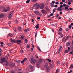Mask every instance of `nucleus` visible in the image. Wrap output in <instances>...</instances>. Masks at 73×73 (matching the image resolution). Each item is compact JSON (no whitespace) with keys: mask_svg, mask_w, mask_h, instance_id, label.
<instances>
[{"mask_svg":"<svg viewBox=\"0 0 73 73\" xmlns=\"http://www.w3.org/2000/svg\"><path fill=\"white\" fill-rule=\"evenodd\" d=\"M36 62V60L33 58L31 59V62L33 64H35Z\"/></svg>","mask_w":73,"mask_h":73,"instance_id":"1","label":"nucleus"},{"mask_svg":"<svg viewBox=\"0 0 73 73\" xmlns=\"http://www.w3.org/2000/svg\"><path fill=\"white\" fill-rule=\"evenodd\" d=\"M5 61V58H3L1 59V62L0 63L2 64L3 62H4Z\"/></svg>","mask_w":73,"mask_h":73,"instance_id":"2","label":"nucleus"},{"mask_svg":"<svg viewBox=\"0 0 73 73\" xmlns=\"http://www.w3.org/2000/svg\"><path fill=\"white\" fill-rule=\"evenodd\" d=\"M45 5L44 4H42L40 5V8L41 9H44Z\"/></svg>","mask_w":73,"mask_h":73,"instance_id":"3","label":"nucleus"},{"mask_svg":"<svg viewBox=\"0 0 73 73\" xmlns=\"http://www.w3.org/2000/svg\"><path fill=\"white\" fill-rule=\"evenodd\" d=\"M10 10V8L9 7H8L7 9H4V11L5 12H7L8 11H9Z\"/></svg>","mask_w":73,"mask_h":73,"instance_id":"4","label":"nucleus"},{"mask_svg":"<svg viewBox=\"0 0 73 73\" xmlns=\"http://www.w3.org/2000/svg\"><path fill=\"white\" fill-rule=\"evenodd\" d=\"M42 13L43 14H47V12L46 11H44V9H43L42 10Z\"/></svg>","mask_w":73,"mask_h":73,"instance_id":"5","label":"nucleus"},{"mask_svg":"<svg viewBox=\"0 0 73 73\" xmlns=\"http://www.w3.org/2000/svg\"><path fill=\"white\" fill-rule=\"evenodd\" d=\"M34 13L36 15H38L39 14V12L37 11H34Z\"/></svg>","mask_w":73,"mask_h":73,"instance_id":"6","label":"nucleus"},{"mask_svg":"<svg viewBox=\"0 0 73 73\" xmlns=\"http://www.w3.org/2000/svg\"><path fill=\"white\" fill-rule=\"evenodd\" d=\"M57 10L58 11H59L60 12L62 11V9L60 8V7H58L57 9Z\"/></svg>","mask_w":73,"mask_h":73,"instance_id":"7","label":"nucleus"},{"mask_svg":"<svg viewBox=\"0 0 73 73\" xmlns=\"http://www.w3.org/2000/svg\"><path fill=\"white\" fill-rule=\"evenodd\" d=\"M16 42L17 44H20L22 42V41L20 40H18L16 41Z\"/></svg>","mask_w":73,"mask_h":73,"instance_id":"8","label":"nucleus"},{"mask_svg":"<svg viewBox=\"0 0 73 73\" xmlns=\"http://www.w3.org/2000/svg\"><path fill=\"white\" fill-rule=\"evenodd\" d=\"M5 66H8L9 64V63L8 62H7V60H6L5 61Z\"/></svg>","mask_w":73,"mask_h":73,"instance_id":"9","label":"nucleus"},{"mask_svg":"<svg viewBox=\"0 0 73 73\" xmlns=\"http://www.w3.org/2000/svg\"><path fill=\"white\" fill-rule=\"evenodd\" d=\"M42 61H43L41 59H39V60L38 63H42Z\"/></svg>","mask_w":73,"mask_h":73,"instance_id":"10","label":"nucleus"},{"mask_svg":"<svg viewBox=\"0 0 73 73\" xmlns=\"http://www.w3.org/2000/svg\"><path fill=\"white\" fill-rule=\"evenodd\" d=\"M46 70L47 71V72H48L49 70V68L48 66H47L46 68Z\"/></svg>","mask_w":73,"mask_h":73,"instance_id":"11","label":"nucleus"},{"mask_svg":"<svg viewBox=\"0 0 73 73\" xmlns=\"http://www.w3.org/2000/svg\"><path fill=\"white\" fill-rule=\"evenodd\" d=\"M39 24H38L36 26L35 28L36 29H38L39 28Z\"/></svg>","mask_w":73,"mask_h":73,"instance_id":"12","label":"nucleus"},{"mask_svg":"<svg viewBox=\"0 0 73 73\" xmlns=\"http://www.w3.org/2000/svg\"><path fill=\"white\" fill-rule=\"evenodd\" d=\"M4 16V15H3V14H0V18H1Z\"/></svg>","mask_w":73,"mask_h":73,"instance_id":"13","label":"nucleus"},{"mask_svg":"<svg viewBox=\"0 0 73 73\" xmlns=\"http://www.w3.org/2000/svg\"><path fill=\"white\" fill-rule=\"evenodd\" d=\"M18 30L19 31H22V29H21V27L20 26H19L18 28Z\"/></svg>","mask_w":73,"mask_h":73,"instance_id":"14","label":"nucleus"},{"mask_svg":"<svg viewBox=\"0 0 73 73\" xmlns=\"http://www.w3.org/2000/svg\"><path fill=\"white\" fill-rule=\"evenodd\" d=\"M36 66L37 68H39L40 67L39 64L38 63H37L36 64Z\"/></svg>","mask_w":73,"mask_h":73,"instance_id":"15","label":"nucleus"},{"mask_svg":"<svg viewBox=\"0 0 73 73\" xmlns=\"http://www.w3.org/2000/svg\"><path fill=\"white\" fill-rule=\"evenodd\" d=\"M12 16V15L11 14H9V18L10 19L11 18Z\"/></svg>","mask_w":73,"mask_h":73,"instance_id":"16","label":"nucleus"},{"mask_svg":"<svg viewBox=\"0 0 73 73\" xmlns=\"http://www.w3.org/2000/svg\"><path fill=\"white\" fill-rule=\"evenodd\" d=\"M50 5L52 7H54V5L52 3H50Z\"/></svg>","mask_w":73,"mask_h":73,"instance_id":"17","label":"nucleus"},{"mask_svg":"<svg viewBox=\"0 0 73 73\" xmlns=\"http://www.w3.org/2000/svg\"><path fill=\"white\" fill-rule=\"evenodd\" d=\"M61 49L59 48V49L58 50V54H60V52H61Z\"/></svg>","mask_w":73,"mask_h":73,"instance_id":"18","label":"nucleus"},{"mask_svg":"<svg viewBox=\"0 0 73 73\" xmlns=\"http://www.w3.org/2000/svg\"><path fill=\"white\" fill-rule=\"evenodd\" d=\"M47 61H49L50 62L52 60L51 59H46Z\"/></svg>","mask_w":73,"mask_h":73,"instance_id":"19","label":"nucleus"},{"mask_svg":"<svg viewBox=\"0 0 73 73\" xmlns=\"http://www.w3.org/2000/svg\"><path fill=\"white\" fill-rule=\"evenodd\" d=\"M70 69H72V68H73V65H71L70 66V67L69 68Z\"/></svg>","mask_w":73,"mask_h":73,"instance_id":"20","label":"nucleus"},{"mask_svg":"<svg viewBox=\"0 0 73 73\" xmlns=\"http://www.w3.org/2000/svg\"><path fill=\"white\" fill-rule=\"evenodd\" d=\"M30 69L31 70H32L33 69V66L31 65H30Z\"/></svg>","mask_w":73,"mask_h":73,"instance_id":"21","label":"nucleus"},{"mask_svg":"<svg viewBox=\"0 0 73 73\" xmlns=\"http://www.w3.org/2000/svg\"><path fill=\"white\" fill-rule=\"evenodd\" d=\"M12 34H9L8 35V37H10H10H12Z\"/></svg>","mask_w":73,"mask_h":73,"instance_id":"22","label":"nucleus"},{"mask_svg":"<svg viewBox=\"0 0 73 73\" xmlns=\"http://www.w3.org/2000/svg\"><path fill=\"white\" fill-rule=\"evenodd\" d=\"M20 37L21 38L22 40L24 38V36H21Z\"/></svg>","mask_w":73,"mask_h":73,"instance_id":"23","label":"nucleus"},{"mask_svg":"<svg viewBox=\"0 0 73 73\" xmlns=\"http://www.w3.org/2000/svg\"><path fill=\"white\" fill-rule=\"evenodd\" d=\"M64 37V35L62 34V35H60V36H59V37H60V38H61L62 37Z\"/></svg>","mask_w":73,"mask_h":73,"instance_id":"24","label":"nucleus"},{"mask_svg":"<svg viewBox=\"0 0 73 73\" xmlns=\"http://www.w3.org/2000/svg\"><path fill=\"white\" fill-rule=\"evenodd\" d=\"M69 37V36H67V37L66 38V39H65L64 41L65 42L68 39Z\"/></svg>","mask_w":73,"mask_h":73,"instance_id":"25","label":"nucleus"},{"mask_svg":"<svg viewBox=\"0 0 73 73\" xmlns=\"http://www.w3.org/2000/svg\"><path fill=\"white\" fill-rule=\"evenodd\" d=\"M37 49H38V50H39L40 51H41V49L38 46L37 47Z\"/></svg>","mask_w":73,"mask_h":73,"instance_id":"26","label":"nucleus"},{"mask_svg":"<svg viewBox=\"0 0 73 73\" xmlns=\"http://www.w3.org/2000/svg\"><path fill=\"white\" fill-rule=\"evenodd\" d=\"M16 62L18 63V64H20V60H17L16 61Z\"/></svg>","mask_w":73,"mask_h":73,"instance_id":"27","label":"nucleus"},{"mask_svg":"<svg viewBox=\"0 0 73 73\" xmlns=\"http://www.w3.org/2000/svg\"><path fill=\"white\" fill-rule=\"evenodd\" d=\"M26 47L27 48H30V46L29 45V44L27 45V46H26Z\"/></svg>","mask_w":73,"mask_h":73,"instance_id":"28","label":"nucleus"},{"mask_svg":"<svg viewBox=\"0 0 73 73\" xmlns=\"http://www.w3.org/2000/svg\"><path fill=\"white\" fill-rule=\"evenodd\" d=\"M69 52V50H66L65 51V53H67L68 52Z\"/></svg>","mask_w":73,"mask_h":73,"instance_id":"29","label":"nucleus"},{"mask_svg":"<svg viewBox=\"0 0 73 73\" xmlns=\"http://www.w3.org/2000/svg\"><path fill=\"white\" fill-rule=\"evenodd\" d=\"M21 52L22 53H24V51L22 49H21Z\"/></svg>","mask_w":73,"mask_h":73,"instance_id":"30","label":"nucleus"},{"mask_svg":"<svg viewBox=\"0 0 73 73\" xmlns=\"http://www.w3.org/2000/svg\"><path fill=\"white\" fill-rule=\"evenodd\" d=\"M38 15L40 16H41L42 15V14L41 13H38Z\"/></svg>","mask_w":73,"mask_h":73,"instance_id":"31","label":"nucleus"},{"mask_svg":"<svg viewBox=\"0 0 73 73\" xmlns=\"http://www.w3.org/2000/svg\"><path fill=\"white\" fill-rule=\"evenodd\" d=\"M59 4H60V3L59 2H55V4L56 5H58Z\"/></svg>","mask_w":73,"mask_h":73,"instance_id":"32","label":"nucleus"},{"mask_svg":"<svg viewBox=\"0 0 73 73\" xmlns=\"http://www.w3.org/2000/svg\"><path fill=\"white\" fill-rule=\"evenodd\" d=\"M30 16L32 17H33L34 16V15L33 14H30Z\"/></svg>","mask_w":73,"mask_h":73,"instance_id":"33","label":"nucleus"},{"mask_svg":"<svg viewBox=\"0 0 73 73\" xmlns=\"http://www.w3.org/2000/svg\"><path fill=\"white\" fill-rule=\"evenodd\" d=\"M28 42V40L27 39L25 40V42L26 43H27Z\"/></svg>","mask_w":73,"mask_h":73,"instance_id":"34","label":"nucleus"},{"mask_svg":"<svg viewBox=\"0 0 73 73\" xmlns=\"http://www.w3.org/2000/svg\"><path fill=\"white\" fill-rule=\"evenodd\" d=\"M58 71H59V69H57V70H56V72L55 73H57L58 72Z\"/></svg>","mask_w":73,"mask_h":73,"instance_id":"35","label":"nucleus"},{"mask_svg":"<svg viewBox=\"0 0 73 73\" xmlns=\"http://www.w3.org/2000/svg\"><path fill=\"white\" fill-rule=\"evenodd\" d=\"M63 7H64V6L63 5H61L60 6V7L61 8H63Z\"/></svg>","mask_w":73,"mask_h":73,"instance_id":"36","label":"nucleus"},{"mask_svg":"<svg viewBox=\"0 0 73 73\" xmlns=\"http://www.w3.org/2000/svg\"><path fill=\"white\" fill-rule=\"evenodd\" d=\"M11 73H15V72L13 70L11 71Z\"/></svg>","mask_w":73,"mask_h":73,"instance_id":"37","label":"nucleus"},{"mask_svg":"<svg viewBox=\"0 0 73 73\" xmlns=\"http://www.w3.org/2000/svg\"><path fill=\"white\" fill-rule=\"evenodd\" d=\"M25 31L26 32H27L29 31V30L28 29H26L25 30Z\"/></svg>","mask_w":73,"mask_h":73,"instance_id":"38","label":"nucleus"},{"mask_svg":"<svg viewBox=\"0 0 73 73\" xmlns=\"http://www.w3.org/2000/svg\"><path fill=\"white\" fill-rule=\"evenodd\" d=\"M62 31V28H60V29L59 30V31Z\"/></svg>","mask_w":73,"mask_h":73,"instance_id":"39","label":"nucleus"},{"mask_svg":"<svg viewBox=\"0 0 73 73\" xmlns=\"http://www.w3.org/2000/svg\"><path fill=\"white\" fill-rule=\"evenodd\" d=\"M65 9H67V10H68V7H66L65 8Z\"/></svg>","mask_w":73,"mask_h":73,"instance_id":"40","label":"nucleus"},{"mask_svg":"<svg viewBox=\"0 0 73 73\" xmlns=\"http://www.w3.org/2000/svg\"><path fill=\"white\" fill-rule=\"evenodd\" d=\"M29 2H30L28 0L26 1V3L28 4L29 3Z\"/></svg>","mask_w":73,"mask_h":73,"instance_id":"41","label":"nucleus"},{"mask_svg":"<svg viewBox=\"0 0 73 73\" xmlns=\"http://www.w3.org/2000/svg\"><path fill=\"white\" fill-rule=\"evenodd\" d=\"M15 66V63L14 64H13V66H12V67H14Z\"/></svg>","mask_w":73,"mask_h":73,"instance_id":"42","label":"nucleus"},{"mask_svg":"<svg viewBox=\"0 0 73 73\" xmlns=\"http://www.w3.org/2000/svg\"><path fill=\"white\" fill-rule=\"evenodd\" d=\"M15 22H16L17 23H18V21L16 19L15 20Z\"/></svg>","mask_w":73,"mask_h":73,"instance_id":"43","label":"nucleus"},{"mask_svg":"<svg viewBox=\"0 0 73 73\" xmlns=\"http://www.w3.org/2000/svg\"><path fill=\"white\" fill-rule=\"evenodd\" d=\"M13 13V11L9 13V14L12 15Z\"/></svg>","mask_w":73,"mask_h":73,"instance_id":"44","label":"nucleus"},{"mask_svg":"<svg viewBox=\"0 0 73 73\" xmlns=\"http://www.w3.org/2000/svg\"><path fill=\"white\" fill-rule=\"evenodd\" d=\"M37 1V0H32V2H34Z\"/></svg>","mask_w":73,"mask_h":73,"instance_id":"45","label":"nucleus"},{"mask_svg":"<svg viewBox=\"0 0 73 73\" xmlns=\"http://www.w3.org/2000/svg\"><path fill=\"white\" fill-rule=\"evenodd\" d=\"M27 59V58H25L23 60H24L25 62V61H26Z\"/></svg>","mask_w":73,"mask_h":73,"instance_id":"46","label":"nucleus"},{"mask_svg":"<svg viewBox=\"0 0 73 73\" xmlns=\"http://www.w3.org/2000/svg\"><path fill=\"white\" fill-rule=\"evenodd\" d=\"M7 45L8 46H11V44H10V43H8Z\"/></svg>","mask_w":73,"mask_h":73,"instance_id":"47","label":"nucleus"},{"mask_svg":"<svg viewBox=\"0 0 73 73\" xmlns=\"http://www.w3.org/2000/svg\"><path fill=\"white\" fill-rule=\"evenodd\" d=\"M37 36V33H36L35 34V37H36Z\"/></svg>","mask_w":73,"mask_h":73,"instance_id":"48","label":"nucleus"},{"mask_svg":"<svg viewBox=\"0 0 73 73\" xmlns=\"http://www.w3.org/2000/svg\"><path fill=\"white\" fill-rule=\"evenodd\" d=\"M49 65L50 66H52V64L50 62H49Z\"/></svg>","mask_w":73,"mask_h":73,"instance_id":"49","label":"nucleus"},{"mask_svg":"<svg viewBox=\"0 0 73 73\" xmlns=\"http://www.w3.org/2000/svg\"><path fill=\"white\" fill-rule=\"evenodd\" d=\"M25 61L23 60L21 61V63L23 64Z\"/></svg>","mask_w":73,"mask_h":73,"instance_id":"50","label":"nucleus"},{"mask_svg":"<svg viewBox=\"0 0 73 73\" xmlns=\"http://www.w3.org/2000/svg\"><path fill=\"white\" fill-rule=\"evenodd\" d=\"M56 12V11L54 9L53 10V13H54Z\"/></svg>","mask_w":73,"mask_h":73,"instance_id":"51","label":"nucleus"},{"mask_svg":"<svg viewBox=\"0 0 73 73\" xmlns=\"http://www.w3.org/2000/svg\"><path fill=\"white\" fill-rule=\"evenodd\" d=\"M52 3L53 4H54L55 3V1H53L52 2Z\"/></svg>","mask_w":73,"mask_h":73,"instance_id":"52","label":"nucleus"},{"mask_svg":"<svg viewBox=\"0 0 73 73\" xmlns=\"http://www.w3.org/2000/svg\"><path fill=\"white\" fill-rule=\"evenodd\" d=\"M60 4V5H63V2H61Z\"/></svg>","mask_w":73,"mask_h":73,"instance_id":"53","label":"nucleus"},{"mask_svg":"<svg viewBox=\"0 0 73 73\" xmlns=\"http://www.w3.org/2000/svg\"><path fill=\"white\" fill-rule=\"evenodd\" d=\"M11 40L12 43H13V39L12 38L11 39Z\"/></svg>","mask_w":73,"mask_h":73,"instance_id":"54","label":"nucleus"},{"mask_svg":"<svg viewBox=\"0 0 73 73\" xmlns=\"http://www.w3.org/2000/svg\"><path fill=\"white\" fill-rule=\"evenodd\" d=\"M36 6H37V4H36L35 5H34L33 6V7H36Z\"/></svg>","mask_w":73,"mask_h":73,"instance_id":"55","label":"nucleus"},{"mask_svg":"<svg viewBox=\"0 0 73 73\" xmlns=\"http://www.w3.org/2000/svg\"><path fill=\"white\" fill-rule=\"evenodd\" d=\"M71 27H72V26H71V25H70L69 26V28L70 29H71Z\"/></svg>","mask_w":73,"mask_h":73,"instance_id":"56","label":"nucleus"},{"mask_svg":"<svg viewBox=\"0 0 73 73\" xmlns=\"http://www.w3.org/2000/svg\"><path fill=\"white\" fill-rule=\"evenodd\" d=\"M13 42H14V43H15L16 42V41L15 40H14Z\"/></svg>","mask_w":73,"mask_h":73,"instance_id":"57","label":"nucleus"},{"mask_svg":"<svg viewBox=\"0 0 73 73\" xmlns=\"http://www.w3.org/2000/svg\"><path fill=\"white\" fill-rule=\"evenodd\" d=\"M63 6L64 7H66V5L65 4H64L63 5Z\"/></svg>","mask_w":73,"mask_h":73,"instance_id":"58","label":"nucleus"},{"mask_svg":"<svg viewBox=\"0 0 73 73\" xmlns=\"http://www.w3.org/2000/svg\"><path fill=\"white\" fill-rule=\"evenodd\" d=\"M54 7L55 8H57V5H55L54 6Z\"/></svg>","mask_w":73,"mask_h":73,"instance_id":"59","label":"nucleus"},{"mask_svg":"<svg viewBox=\"0 0 73 73\" xmlns=\"http://www.w3.org/2000/svg\"><path fill=\"white\" fill-rule=\"evenodd\" d=\"M70 48L69 47H68V50H70Z\"/></svg>","mask_w":73,"mask_h":73,"instance_id":"60","label":"nucleus"},{"mask_svg":"<svg viewBox=\"0 0 73 73\" xmlns=\"http://www.w3.org/2000/svg\"><path fill=\"white\" fill-rule=\"evenodd\" d=\"M73 52L72 51H71L70 53L69 54H72L73 53Z\"/></svg>","mask_w":73,"mask_h":73,"instance_id":"61","label":"nucleus"},{"mask_svg":"<svg viewBox=\"0 0 73 73\" xmlns=\"http://www.w3.org/2000/svg\"><path fill=\"white\" fill-rule=\"evenodd\" d=\"M0 43L1 44H4V43L3 42H0Z\"/></svg>","mask_w":73,"mask_h":73,"instance_id":"62","label":"nucleus"},{"mask_svg":"<svg viewBox=\"0 0 73 73\" xmlns=\"http://www.w3.org/2000/svg\"><path fill=\"white\" fill-rule=\"evenodd\" d=\"M71 4V3H70V2H68V5H70Z\"/></svg>","mask_w":73,"mask_h":73,"instance_id":"63","label":"nucleus"},{"mask_svg":"<svg viewBox=\"0 0 73 73\" xmlns=\"http://www.w3.org/2000/svg\"><path fill=\"white\" fill-rule=\"evenodd\" d=\"M66 31H69V29L68 28H67V29H66Z\"/></svg>","mask_w":73,"mask_h":73,"instance_id":"64","label":"nucleus"}]
</instances>
